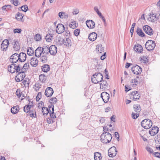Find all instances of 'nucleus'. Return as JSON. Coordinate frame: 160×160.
I'll return each mask as SVG.
<instances>
[{"label":"nucleus","instance_id":"1","mask_svg":"<svg viewBox=\"0 0 160 160\" xmlns=\"http://www.w3.org/2000/svg\"><path fill=\"white\" fill-rule=\"evenodd\" d=\"M22 68V65L20 63H13L8 66V70L12 73L15 72H18L20 71Z\"/></svg>","mask_w":160,"mask_h":160},{"label":"nucleus","instance_id":"2","mask_svg":"<svg viewBox=\"0 0 160 160\" xmlns=\"http://www.w3.org/2000/svg\"><path fill=\"white\" fill-rule=\"evenodd\" d=\"M112 138V136L111 134L108 132H103L101 136V142L104 143L109 142Z\"/></svg>","mask_w":160,"mask_h":160},{"label":"nucleus","instance_id":"3","mask_svg":"<svg viewBox=\"0 0 160 160\" xmlns=\"http://www.w3.org/2000/svg\"><path fill=\"white\" fill-rule=\"evenodd\" d=\"M103 78L102 74L100 73H96L92 77V82L95 84H97L99 82H101Z\"/></svg>","mask_w":160,"mask_h":160},{"label":"nucleus","instance_id":"4","mask_svg":"<svg viewBox=\"0 0 160 160\" xmlns=\"http://www.w3.org/2000/svg\"><path fill=\"white\" fill-rule=\"evenodd\" d=\"M152 124L151 120L149 119H145L141 122L142 126L145 129L150 128L152 126Z\"/></svg>","mask_w":160,"mask_h":160},{"label":"nucleus","instance_id":"5","mask_svg":"<svg viewBox=\"0 0 160 160\" xmlns=\"http://www.w3.org/2000/svg\"><path fill=\"white\" fill-rule=\"evenodd\" d=\"M145 47L148 51H151L154 49L155 45V42L152 40H148L145 44Z\"/></svg>","mask_w":160,"mask_h":160},{"label":"nucleus","instance_id":"6","mask_svg":"<svg viewBox=\"0 0 160 160\" xmlns=\"http://www.w3.org/2000/svg\"><path fill=\"white\" fill-rule=\"evenodd\" d=\"M149 17L148 18V20L152 22H155L158 19L160 20V14L158 13L156 14H151L150 13Z\"/></svg>","mask_w":160,"mask_h":160},{"label":"nucleus","instance_id":"7","mask_svg":"<svg viewBox=\"0 0 160 160\" xmlns=\"http://www.w3.org/2000/svg\"><path fill=\"white\" fill-rule=\"evenodd\" d=\"M19 60L18 54L17 53H15L13 54L10 57V62L13 63H20L19 62H18Z\"/></svg>","mask_w":160,"mask_h":160},{"label":"nucleus","instance_id":"8","mask_svg":"<svg viewBox=\"0 0 160 160\" xmlns=\"http://www.w3.org/2000/svg\"><path fill=\"white\" fill-rule=\"evenodd\" d=\"M21 71L18 72V73L16 76L15 80L18 82L22 80L25 76V72H23L22 70Z\"/></svg>","mask_w":160,"mask_h":160},{"label":"nucleus","instance_id":"9","mask_svg":"<svg viewBox=\"0 0 160 160\" xmlns=\"http://www.w3.org/2000/svg\"><path fill=\"white\" fill-rule=\"evenodd\" d=\"M131 71L135 74H140L142 72V68L137 65H135L131 68Z\"/></svg>","mask_w":160,"mask_h":160},{"label":"nucleus","instance_id":"10","mask_svg":"<svg viewBox=\"0 0 160 160\" xmlns=\"http://www.w3.org/2000/svg\"><path fill=\"white\" fill-rule=\"evenodd\" d=\"M65 28L64 26L62 24L59 23L58 24L56 27V32L59 34L63 33L65 31Z\"/></svg>","mask_w":160,"mask_h":160},{"label":"nucleus","instance_id":"11","mask_svg":"<svg viewBox=\"0 0 160 160\" xmlns=\"http://www.w3.org/2000/svg\"><path fill=\"white\" fill-rule=\"evenodd\" d=\"M108 155L110 157H115L117 153V150L115 147H112L109 148L108 151Z\"/></svg>","mask_w":160,"mask_h":160},{"label":"nucleus","instance_id":"12","mask_svg":"<svg viewBox=\"0 0 160 160\" xmlns=\"http://www.w3.org/2000/svg\"><path fill=\"white\" fill-rule=\"evenodd\" d=\"M143 29L144 31L149 35H152L153 34V32L152 28L149 26L145 25L143 26Z\"/></svg>","mask_w":160,"mask_h":160},{"label":"nucleus","instance_id":"13","mask_svg":"<svg viewBox=\"0 0 160 160\" xmlns=\"http://www.w3.org/2000/svg\"><path fill=\"white\" fill-rule=\"evenodd\" d=\"M131 95L130 96L131 98L132 99L134 100L137 101L138 100L140 97V95L139 92L136 91L131 92Z\"/></svg>","mask_w":160,"mask_h":160},{"label":"nucleus","instance_id":"14","mask_svg":"<svg viewBox=\"0 0 160 160\" xmlns=\"http://www.w3.org/2000/svg\"><path fill=\"white\" fill-rule=\"evenodd\" d=\"M101 97L105 103L108 102L110 98L109 94L105 92H103L101 93Z\"/></svg>","mask_w":160,"mask_h":160},{"label":"nucleus","instance_id":"15","mask_svg":"<svg viewBox=\"0 0 160 160\" xmlns=\"http://www.w3.org/2000/svg\"><path fill=\"white\" fill-rule=\"evenodd\" d=\"M9 41L7 39L4 40L1 44V49L3 51H6L8 47Z\"/></svg>","mask_w":160,"mask_h":160},{"label":"nucleus","instance_id":"16","mask_svg":"<svg viewBox=\"0 0 160 160\" xmlns=\"http://www.w3.org/2000/svg\"><path fill=\"white\" fill-rule=\"evenodd\" d=\"M42 54H44L48 56L50 55V50H49L48 46H43L42 47Z\"/></svg>","mask_w":160,"mask_h":160},{"label":"nucleus","instance_id":"17","mask_svg":"<svg viewBox=\"0 0 160 160\" xmlns=\"http://www.w3.org/2000/svg\"><path fill=\"white\" fill-rule=\"evenodd\" d=\"M50 50V55L54 56L57 52V47L54 45H52L50 47H49Z\"/></svg>","mask_w":160,"mask_h":160},{"label":"nucleus","instance_id":"18","mask_svg":"<svg viewBox=\"0 0 160 160\" xmlns=\"http://www.w3.org/2000/svg\"><path fill=\"white\" fill-rule=\"evenodd\" d=\"M53 92L52 88L51 87H49L46 89L45 94L47 97H50L52 95Z\"/></svg>","mask_w":160,"mask_h":160},{"label":"nucleus","instance_id":"19","mask_svg":"<svg viewBox=\"0 0 160 160\" xmlns=\"http://www.w3.org/2000/svg\"><path fill=\"white\" fill-rule=\"evenodd\" d=\"M159 131L158 128L157 126H154L152 129L150 130L149 133L151 136H154Z\"/></svg>","mask_w":160,"mask_h":160},{"label":"nucleus","instance_id":"20","mask_svg":"<svg viewBox=\"0 0 160 160\" xmlns=\"http://www.w3.org/2000/svg\"><path fill=\"white\" fill-rule=\"evenodd\" d=\"M18 56L19 62H20V64H21L22 62H23L26 60L27 58V55L24 53L21 52L19 54H18Z\"/></svg>","mask_w":160,"mask_h":160},{"label":"nucleus","instance_id":"21","mask_svg":"<svg viewBox=\"0 0 160 160\" xmlns=\"http://www.w3.org/2000/svg\"><path fill=\"white\" fill-rule=\"evenodd\" d=\"M100 82V88L102 90H104L108 88V84L106 80H102Z\"/></svg>","mask_w":160,"mask_h":160},{"label":"nucleus","instance_id":"22","mask_svg":"<svg viewBox=\"0 0 160 160\" xmlns=\"http://www.w3.org/2000/svg\"><path fill=\"white\" fill-rule=\"evenodd\" d=\"M130 83H133L132 84V86L133 87H136L140 82V78L138 76H137L136 78L134 79H131L130 81Z\"/></svg>","mask_w":160,"mask_h":160},{"label":"nucleus","instance_id":"23","mask_svg":"<svg viewBox=\"0 0 160 160\" xmlns=\"http://www.w3.org/2000/svg\"><path fill=\"white\" fill-rule=\"evenodd\" d=\"M86 23L87 26L89 28H93L95 27V22L92 20H87Z\"/></svg>","mask_w":160,"mask_h":160},{"label":"nucleus","instance_id":"24","mask_svg":"<svg viewBox=\"0 0 160 160\" xmlns=\"http://www.w3.org/2000/svg\"><path fill=\"white\" fill-rule=\"evenodd\" d=\"M30 61L31 65L32 66L35 67L37 65L38 61L36 58L33 57L31 58Z\"/></svg>","mask_w":160,"mask_h":160},{"label":"nucleus","instance_id":"25","mask_svg":"<svg viewBox=\"0 0 160 160\" xmlns=\"http://www.w3.org/2000/svg\"><path fill=\"white\" fill-rule=\"evenodd\" d=\"M42 47H39L35 51V55L37 57L39 58L42 54Z\"/></svg>","mask_w":160,"mask_h":160},{"label":"nucleus","instance_id":"26","mask_svg":"<svg viewBox=\"0 0 160 160\" xmlns=\"http://www.w3.org/2000/svg\"><path fill=\"white\" fill-rule=\"evenodd\" d=\"M97 34L95 32H93L89 34L88 36V39L92 41H95L97 38Z\"/></svg>","mask_w":160,"mask_h":160},{"label":"nucleus","instance_id":"27","mask_svg":"<svg viewBox=\"0 0 160 160\" xmlns=\"http://www.w3.org/2000/svg\"><path fill=\"white\" fill-rule=\"evenodd\" d=\"M134 49L136 52L141 53L143 51V48L142 46L138 44L134 46Z\"/></svg>","mask_w":160,"mask_h":160},{"label":"nucleus","instance_id":"28","mask_svg":"<svg viewBox=\"0 0 160 160\" xmlns=\"http://www.w3.org/2000/svg\"><path fill=\"white\" fill-rule=\"evenodd\" d=\"M58 16L61 19H67L68 17V14L63 12H60Z\"/></svg>","mask_w":160,"mask_h":160},{"label":"nucleus","instance_id":"29","mask_svg":"<svg viewBox=\"0 0 160 160\" xmlns=\"http://www.w3.org/2000/svg\"><path fill=\"white\" fill-rule=\"evenodd\" d=\"M71 40L68 38H66L63 39V44L67 47H69L71 45Z\"/></svg>","mask_w":160,"mask_h":160},{"label":"nucleus","instance_id":"30","mask_svg":"<svg viewBox=\"0 0 160 160\" xmlns=\"http://www.w3.org/2000/svg\"><path fill=\"white\" fill-rule=\"evenodd\" d=\"M54 34H48L46 36L45 39L48 42H50L53 39Z\"/></svg>","mask_w":160,"mask_h":160},{"label":"nucleus","instance_id":"31","mask_svg":"<svg viewBox=\"0 0 160 160\" xmlns=\"http://www.w3.org/2000/svg\"><path fill=\"white\" fill-rule=\"evenodd\" d=\"M19 110V106L17 105L12 107L11 109V111L12 113L15 114L18 112Z\"/></svg>","mask_w":160,"mask_h":160},{"label":"nucleus","instance_id":"32","mask_svg":"<svg viewBox=\"0 0 160 160\" xmlns=\"http://www.w3.org/2000/svg\"><path fill=\"white\" fill-rule=\"evenodd\" d=\"M48 56L44 55L41 54L40 56V60L42 63H45L47 62Z\"/></svg>","mask_w":160,"mask_h":160},{"label":"nucleus","instance_id":"33","mask_svg":"<svg viewBox=\"0 0 160 160\" xmlns=\"http://www.w3.org/2000/svg\"><path fill=\"white\" fill-rule=\"evenodd\" d=\"M102 158V157L101 153L98 152L94 153V158L95 160H101Z\"/></svg>","mask_w":160,"mask_h":160},{"label":"nucleus","instance_id":"34","mask_svg":"<svg viewBox=\"0 0 160 160\" xmlns=\"http://www.w3.org/2000/svg\"><path fill=\"white\" fill-rule=\"evenodd\" d=\"M23 16L24 15L23 14L18 12L16 15V18L18 21H22Z\"/></svg>","mask_w":160,"mask_h":160},{"label":"nucleus","instance_id":"35","mask_svg":"<svg viewBox=\"0 0 160 160\" xmlns=\"http://www.w3.org/2000/svg\"><path fill=\"white\" fill-rule=\"evenodd\" d=\"M13 48L16 51L19 50L20 49V46L18 41H16L14 42Z\"/></svg>","mask_w":160,"mask_h":160},{"label":"nucleus","instance_id":"36","mask_svg":"<svg viewBox=\"0 0 160 160\" xmlns=\"http://www.w3.org/2000/svg\"><path fill=\"white\" fill-rule=\"evenodd\" d=\"M42 67V70L44 72H47L50 70V67L48 64H45Z\"/></svg>","mask_w":160,"mask_h":160},{"label":"nucleus","instance_id":"37","mask_svg":"<svg viewBox=\"0 0 160 160\" xmlns=\"http://www.w3.org/2000/svg\"><path fill=\"white\" fill-rule=\"evenodd\" d=\"M137 34L141 37L145 36L144 33L142 32V30L139 28H138L137 30Z\"/></svg>","mask_w":160,"mask_h":160},{"label":"nucleus","instance_id":"38","mask_svg":"<svg viewBox=\"0 0 160 160\" xmlns=\"http://www.w3.org/2000/svg\"><path fill=\"white\" fill-rule=\"evenodd\" d=\"M42 112L43 115H47L49 112L48 108L46 107H43L42 108Z\"/></svg>","mask_w":160,"mask_h":160},{"label":"nucleus","instance_id":"39","mask_svg":"<svg viewBox=\"0 0 160 160\" xmlns=\"http://www.w3.org/2000/svg\"><path fill=\"white\" fill-rule=\"evenodd\" d=\"M29 68V63H26L23 65V67L22 66V68H21V70H22L23 72H26Z\"/></svg>","mask_w":160,"mask_h":160},{"label":"nucleus","instance_id":"40","mask_svg":"<svg viewBox=\"0 0 160 160\" xmlns=\"http://www.w3.org/2000/svg\"><path fill=\"white\" fill-rule=\"evenodd\" d=\"M34 53V50H33L32 48H28L27 51V53L28 55L32 56L33 55Z\"/></svg>","mask_w":160,"mask_h":160},{"label":"nucleus","instance_id":"41","mask_svg":"<svg viewBox=\"0 0 160 160\" xmlns=\"http://www.w3.org/2000/svg\"><path fill=\"white\" fill-rule=\"evenodd\" d=\"M32 105H26L24 107L23 110L26 113L30 111V109L32 107Z\"/></svg>","mask_w":160,"mask_h":160},{"label":"nucleus","instance_id":"42","mask_svg":"<svg viewBox=\"0 0 160 160\" xmlns=\"http://www.w3.org/2000/svg\"><path fill=\"white\" fill-rule=\"evenodd\" d=\"M39 80L42 82H45L46 80V77L43 75L41 74L39 76Z\"/></svg>","mask_w":160,"mask_h":160},{"label":"nucleus","instance_id":"43","mask_svg":"<svg viewBox=\"0 0 160 160\" xmlns=\"http://www.w3.org/2000/svg\"><path fill=\"white\" fill-rule=\"evenodd\" d=\"M133 108L135 112H139L141 109L140 105H134Z\"/></svg>","mask_w":160,"mask_h":160},{"label":"nucleus","instance_id":"44","mask_svg":"<svg viewBox=\"0 0 160 160\" xmlns=\"http://www.w3.org/2000/svg\"><path fill=\"white\" fill-rule=\"evenodd\" d=\"M30 82L29 79L25 78V79L23 80L22 81V83L24 85V86L26 87L28 86Z\"/></svg>","mask_w":160,"mask_h":160},{"label":"nucleus","instance_id":"45","mask_svg":"<svg viewBox=\"0 0 160 160\" xmlns=\"http://www.w3.org/2000/svg\"><path fill=\"white\" fill-rule=\"evenodd\" d=\"M96 49L99 53H101L103 51V47H102V46L100 44L98 45V46L97 47Z\"/></svg>","mask_w":160,"mask_h":160},{"label":"nucleus","instance_id":"46","mask_svg":"<svg viewBox=\"0 0 160 160\" xmlns=\"http://www.w3.org/2000/svg\"><path fill=\"white\" fill-rule=\"evenodd\" d=\"M20 8L22 11L24 12H26L28 10V6L27 5H25L21 6Z\"/></svg>","mask_w":160,"mask_h":160},{"label":"nucleus","instance_id":"47","mask_svg":"<svg viewBox=\"0 0 160 160\" xmlns=\"http://www.w3.org/2000/svg\"><path fill=\"white\" fill-rule=\"evenodd\" d=\"M11 2L13 3L15 6H18L20 4L18 0H11Z\"/></svg>","mask_w":160,"mask_h":160},{"label":"nucleus","instance_id":"48","mask_svg":"<svg viewBox=\"0 0 160 160\" xmlns=\"http://www.w3.org/2000/svg\"><path fill=\"white\" fill-rule=\"evenodd\" d=\"M35 39L36 41H39L41 39V36L39 34H37L35 36Z\"/></svg>","mask_w":160,"mask_h":160},{"label":"nucleus","instance_id":"49","mask_svg":"<svg viewBox=\"0 0 160 160\" xmlns=\"http://www.w3.org/2000/svg\"><path fill=\"white\" fill-rule=\"evenodd\" d=\"M69 27L71 28L74 29L76 27V23L75 21L72 22L70 24Z\"/></svg>","mask_w":160,"mask_h":160},{"label":"nucleus","instance_id":"50","mask_svg":"<svg viewBox=\"0 0 160 160\" xmlns=\"http://www.w3.org/2000/svg\"><path fill=\"white\" fill-rule=\"evenodd\" d=\"M63 42V39L60 38L57 42L58 44H59L60 46L62 45Z\"/></svg>","mask_w":160,"mask_h":160},{"label":"nucleus","instance_id":"51","mask_svg":"<svg viewBox=\"0 0 160 160\" xmlns=\"http://www.w3.org/2000/svg\"><path fill=\"white\" fill-rule=\"evenodd\" d=\"M9 7L10 8H12V6L10 5H5L2 8V9L3 11H8V10H7V7Z\"/></svg>","mask_w":160,"mask_h":160},{"label":"nucleus","instance_id":"52","mask_svg":"<svg viewBox=\"0 0 160 160\" xmlns=\"http://www.w3.org/2000/svg\"><path fill=\"white\" fill-rule=\"evenodd\" d=\"M22 93L20 89H18L16 92V94L18 98H20L21 96Z\"/></svg>","mask_w":160,"mask_h":160},{"label":"nucleus","instance_id":"53","mask_svg":"<svg viewBox=\"0 0 160 160\" xmlns=\"http://www.w3.org/2000/svg\"><path fill=\"white\" fill-rule=\"evenodd\" d=\"M141 59L143 60V62L144 63H146L148 62L147 56H143L141 58Z\"/></svg>","mask_w":160,"mask_h":160},{"label":"nucleus","instance_id":"54","mask_svg":"<svg viewBox=\"0 0 160 160\" xmlns=\"http://www.w3.org/2000/svg\"><path fill=\"white\" fill-rule=\"evenodd\" d=\"M80 33V29H76L74 32V35L76 36H78Z\"/></svg>","mask_w":160,"mask_h":160},{"label":"nucleus","instance_id":"55","mask_svg":"<svg viewBox=\"0 0 160 160\" xmlns=\"http://www.w3.org/2000/svg\"><path fill=\"white\" fill-rule=\"evenodd\" d=\"M22 29L20 28H16L14 29L13 32L14 33H20L22 32Z\"/></svg>","mask_w":160,"mask_h":160},{"label":"nucleus","instance_id":"56","mask_svg":"<svg viewBox=\"0 0 160 160\" xmlns=\"http://www.w3.org/2000/svg\"><path fill=\"white\" fill-rule=\"evenodd\" d=\"M49 113H50L51 118H56L55 114L54 113V111H52L51 112H49Z\"/></svg>","mask_w":160,"mask_h":160},{"label":"nucleus","instance_id":"57","mask_svg":"<svg viewBox=\"0 0 160 160\" xmlns=\"http://www.w3.org/2000/svg\"><path fill=\"white\" fill-rule=\"evenodd\" d=\"M147 150L150 153H152L153 152V150L152 148L149 146H147L146 148Z\"/></svg>","mask_w":160,"mask_h":160},{"label":"nucleus","instance_id":"58","mask_svg":"<svg viewBox=\"0 0 160 160\" xmlns=\"http://www.w3.org/2000/svg\"><path fill=\"white\" fill-rule=\"evenodd\" d=\"M57 99L55 98H52L50 99V102L52 103H55L57 101Z\"/></svg>","mask_w":160,"mask_h":160},{"label":"nucleus","instance_id":"59","mask_svg":"<svg viewBox=\"0 0 160 160\" xmlns=\"http://www.w3.org/2000/svg\"><path fill=\"white\" fill-rule=\"evenodd\" d=\"M42 93L41 92H39L36 97V100L37 101H38L41 97Z\"/></svg>","mask_w":160,"mask_h":160},{"label":"nucleus","instance_id":"60","mask_svg":"<svg viewBox=\"0 0 160 160\" xmlns=\"http://www.w3.org/2000/svg\"><path fill=\"white\" fill-rule=\"evenodd\" d=\"M49 109H48L49 112L52 111H54V106L53 105L51 104L49 106Z\"/></svg>","mask_w":160,"mask_h":160},{"label":"nucleus","instance_id":"61","mask_svg":"<svg viewBox=\"0 0 160 160\" xmlns=\"http://www.w3.org/2000/svg\"><path fill=\"white\" fill-rule=\"evenodd\" d=\"M153 156L154 157L160 158V153L158 152H154L153 153Z\"/></svg>","mask_w":160,"mask_h":160},{"label":"nucleus","instance_id":"62","mask_svg":"<svg viewBox=\"0 0 160 160\" xmlns=\"http://www.w3.org/2000/svg\"><path fill=\"white\" fill-rule=\"evenodd\" d=\"M34 112L35 113H32L30 111L29 113H30V116L32 118H35L36 117V114L35 111Z\"/></svg>","mask_w":160,"mask_h":160},{"label":"nucleus","instance_id":"63","mask_svg":"<svg viewBox=\"0 0 160 160\" xmlns=\"http://www.w3.org/2000/svg\"><path fill=\"white\" fill-rule=\"evenodd\" d=\"M131 89V88L130 87L128 86L127 87L126 86H125V91L127 92L128 91H129Z\"/></svg>","mask_w":160,"mask_h":160},{"label":"nucleus","instance_id":"64","mask_svg":"<svg viewBox=\"0 0 160 160\" xmlns=\"http://www.w3.org/2000/svg\"><path fill=\"white\" fill-rule=\"evenodd\" d=\"M65 33H64L65 35L67 36H68L69 35H70V32L68 30H65Z\"/></svg>","mask_w":160,"mask_h":160}]
</instances>
